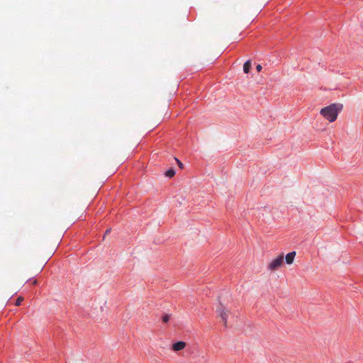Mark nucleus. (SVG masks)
Returning a JSON list of instances; mask_svg holds the SVG:
<instances>
[{"label":"nucleus","mask_w":363,"mask_h":363,"mask_svg":"<svg viewBox=\"0 0 363 363\" xmlns=\"http://www.w3.org/2000/svg\"><path fill=\"white\" fill-rule=\"evenodd\" d=\"M343 106L342 104H332L325 108H323L320 113L329 122H334L339 114L342 110Z\"/></svg>","instance_id":"obj_1"},{"label":"nucleus","mask_w":363,"mask_h":363,"mask_svg":"<svg viewBox=\"0 0 363 363\" xmlns=\"http://www.w3.org/2000/svg\"><path fill=\"white\" fill-rule=\"evenodd\" d=\"M284 262V255H280L277 258L272 259L268 264L267 268L270 271H275L281 267Z\"/></svg>","instance_id":"obj_2"},{"label":"nucleus","mask_w":363,"mask_h":363,"mask_svg":"<svg viewBox=\"0 0 363 363\" xmlns=\"http://www.w3.org/2000/svg\"><path fill=\"white\" fill-rule=\"evenodd\" d=\"M217 313L219 317L221 318L223 325H227V318L228 315V311L222 304H220L217 308Z\"/></svg>","instance_id":"obj_3"},{"label":"nucleus","mask_w":363,"mask_h":363,"mask_svg":"<svg viewBox=\"0 0 363 363\" xmlns=\"http://www.w3.org/2000/svg\"><path fill=\"white\" fill-rule=\"evenodd\" d=\"M186 347V342L183 341H179L172 345V348L174 352H179L184 350Z\"/></svg>","instance_id":"obj_4"},{"label":"nucleus","mask_w":363,"mask_h":363,"mask_svg":"<svg viewBox=\"0 0 363 363\" xmlns=\"http://www.w3.org/2000/svg\"><path fill=\"white\" fill-rule=\"evenodd\" d=\"M295 256H296V252H294V251L288 253L285 257L286 262L288 264H291L294 261Z\"/></svg>","instance_id":"obj_5"},{"label":"nucleus","mask_w":363,"mask_h":363,"mask_svg":"<svg viewBox=\"0 0 363 363\" xmlns=\"http://www.w3.org/2000/svg\"><path fill=\"white\" fill-rule=\"evenodd\" d=\"M250 67H251L250 61L247 60V62H245V64L243 65V71H244V72L246 73V74L249 73Z\"/></svg>","instance_id":"obj_6"},{"label":"nucleus","mask_w":363,"mask_h":363,"mask_svg":"<svg viewBox=\"0 0 363 363\" xmlns=\"http://www.w3.org/2000/svg\"><path fill=\"white\" fill-rule=\"evenodd\" d=\"M175 174V171L173 169H169L165 172V176L167 177H172Z\"/></svg>","instance_id":"obj_7"},{"label":"nucleus","mask_w":363,"mask_h":363,"mask_svg":"<svg viewBox=\"0 0 363 363\" xmlns=\"http://www.w3.org/2000/svg\"><path fill=\"white\" fill-rule=\"evenodd\" d=\"M23 301V297H22V296H19V297L16 299V303H15V305H16V306H20V305L21 304V302H22Z\"/></svg>","instance_id":"obj_8"},{"label":"nucleus","mask_w":363,"mask_h":363,"mask_svg":"<svg viewBox=\"0 0 363 363\" xmlns=\"http://www.w3.org/2000/svg\"><path fill=\"white\" fill-rule=\"evenodd\" d=\"M169 320V315H165L163 316L162 321L164 323H167Z\"/></svg>","instance_id":"obj_9"},{"label":"nucleus","mask_w":363,"mask_h":363,"mask_svg":"<svg viewBox=\"0 0 363 363\" xmlns=\"http://www.w3.org/2000/svg\"><path fill=\"white\" fill-rule=\"evenodd\" d=\"M175 160L177 161V164H178V166L181 168V169H183L184 168V164L177 159V158H175Z\"/></svg>","instance_id":"obj_10"},{"label":"nucleus","mask_w":363,"mask_h":363,"mask_svg":"<svg viewBox=\"0 0 363 363\" xmlns=\"http://www.w3.org/2000/svg\"><path fill=\"white\" fill-rule=\"evenodd\" d=\"M256 69L258 72L261 71L262 69V66L260 65H257Z\"/></svg>","instance_id":"obj_11"},{"label":"nucleus","mask_w":363,"mask_h":363,"mask_svg":"<svg viewBox=\"0 0 363 363\" xmlns=\"http://www.w3.org/2000/svg\"><path fill=\"white\" fill-rule=\"evenodd\" d=\"M110 232H111V229H107V230H106V232H105V235H104V236H105V235H108Z\"/></svg>","instance_id":"obj_12"},{"label":"nucleus","mask_w":363,"mask_h":363,"mask_svg":"<svg viewBox=\"0 0 363 363\" xmlns=\"http://www.w3.org/2000/svg\"><path fill=\"white\" fill-rule=\"evenodd\" d=\"M37 284H38V281H37V280H34V281H33V285H36Z\"/></svg>","instance_id":"obj_13"}]
</instances>
